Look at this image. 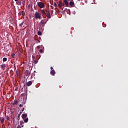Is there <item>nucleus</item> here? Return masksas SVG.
I'll return each instance as SVG.
<instances>
[{
    "instance_id": "obj_41",
    "label": "nucleus",
    "mask_w": 128,
    "mask_h": 128,
    "mask_svg": "<svg viewBox=\"0 0 128 128\" xmlns=\"http://www.w3.org/2000/svg\"><path fill=\"white\" fill-rule=\"evenodd\" d=\"M24 86H26V85L24 84Z\"/></svg>"
},
{
    "instance_id": "obj_31",
    "label": "nucleus",
    "mask_w": 128,
    "mask_h": 128,
    "mask_svg": "<svg viewBox=\"0 0 128 128\" xmlns=\"http://www.w3.org/2000/svg\"><path fill=\"white\" fill-rule=\"evenodd\" d=\"M17 128H22V126L18 125Z\"/></svg>"
},
{
    "instance_id": "obj_27",
    "label": "nucleus",
    "mask_w": 128,
    "mask_h": 128,
    "mask_svg": "<svg viewBox=\"0 0 128 128\" xmlns=\"http://www.w3.org/2000/svg\"><path fill=\"white\" fill-rule=\"evenodd\" d=\"M44 52V50H42V49H40V52L41 54H42V52Z\"/></svg>"
},
{
    "instance_id": "obj_30",
    "label": "nucleus",
    "mask_w": 128,
    "mask_h": 128,
    "mask_svg": "<svg viewBox=\"0 0 128 128\" xmlns=\"http://www.w3.org/2000/svg\"><path fill=\"white\" fill-rule=\"evenodd\" d=\"M20 114H18L17 118H19V120H20Z\"/></svg>"
},
{
    "instance_id": "obj_8",
    "label": "nucleus",
    "mask_w": 128,
    "mask_h": 128,
    "mask_svg": "<svg viewBox=\"0 0 128 128\" xmlns=\"http://www.w3.org/2000/svg\"><path fill=\"white\" fill-rule=\"evenodd\" d=\"M50 74L52 76H54L56 74V71H54V70H51Z\"/></svg>"
},
{
    "instance_id": "obj_34",
    "label": "nucleus",
    "mask_w": 128,
    "mask_h": 128,
    "mask_svg": "<svg viewBox=\"0 0 128 128\" xmlns=\"http://www.w3.org/2000/svg\"><path fill=\"white\" fill-rule=\"evenodd\" d=\"M19 106H20V108H22V107L23 106H22V104H20L19 105Z\"/></svg>"
},
{
    "instance_id": "obj_33",
    "label": "nucleus",
    "mask_w": 128,
    "mask_h": 128,
    "mask_svg": "<svg viewBox=\"0 0 128 128\" xmlns=\"http://www.w3.org/2000/svg\"><path fill=\"white\" fill-rule=\"evenodd\" d=\"M50 70H54V68H52V66H51Z\"/></svg>"
},
{
    "instance_id": "obj_28",
    "label": "nucleus",
    "mask_w": 128,
    "mask_h": 128,
    "mask_svg": "<svg viewBox=\"0 0 128 128\" xmlns=\"http://www.w3.org/2000/svg\"><path fill=\"white\" fill-rule=\"evenodd\" d=\"M6 118L7 120H10V117H8V116H7L6 117Z\"/></svg>"
},
{
    "instance_id": "obj_16",
    "label": "nucleus",
    "mask_w": 128,
    "mask_h": 128,
    "mask_svg": "<svg viewBox=\"0 0 128 128\" xmlns=\"http://www.w3.org/2000/svg\"><path fill=\"white\" fill-rule=\"evenodd\" d=\"M41 12H42V14H46V11H44V10H42Z\"/></svg>"
},
{
    "instance_id": "obj_17",
    "label": "nucleus",
    "mask_w": 128,
    "mask_h": 128,
    "mask_svg": "<svg viewBox=\"0 0 128 128\" xmlns=\"http://www.w3.org/2000/svg\"><path fill=\"white\" fill-rule=\"evenodd\" d=\"M24 120V122H28V118H24V119H23Z\"/></svg>"
},
{
    "instance_id": "obj_14",
    "label": "nucleus",
    "mask_w": 128,
    "mask_h": 128,
    "mask_svg": "<svg viewBox=\"0 0 128 128\" xmlns=\"http://www.w3.org/2000/svg\"><path fill=\"white\" fill-rule=\"evenodd\" d=\"M58 6H60V8H62V2H59Z\"/></svg>"
},
{
    "instance_id": "obj_1",
    "label": "nucleus",
    "mask_w": 128,
    "mask_h": 128,
    "mask_svg": "<svg viewBox=\"0 0 128 128\" xmlns=\"http://www.w3.org/2000/svg\"><path fill=\"white\" fill-rule=\"evenodd\" d=\"M46 24V21L44 20H42L39 23V26L40 28H42L44 27Z\"/></svg>"
},
{
    "instance_id": "obj_23",
    "label": "nucleus",
    "mask_w": 128,
    "mask_h": 128,
    "mask_svg": "<svg viewBox=\"0 0 128 128\" xmlns=\"http://www.w3.org/2000/svg\"><path fill=\"white\" fill-rule=\"evenodd\" d=\"M8 60V58H3V62H6Z\"/></svg>"
},
{
    "instance_id": "obj_9",
    "label": "nucleus",
    "mask_w": 128,
    "mask_h": 128,
    "mask_svg": "<svg viewBox=\"0 0 128 128\" xmlns=\"http://www.w3.org/2000/svg\"><path fill=\"white\" fill-rule=\"evenodd\" d=\"M70 6H72V8L74 6V2L72 1H70L69 3Z\"/></svg>"
},
{
    "instance_id": "obj_26",
    "label": "nucleus",
    "mask_w": 128,
    "mask_h": 128,
    "mask_svg": "<svg viewBox=\"0 0 128 128\" xmlns=\"http://www.w3.org/2000/svg\"><path fill=\"white\" fill-rule=\"evenodd\" d=\"M16 74H17L18 76H20V72H18V71L17 70V71L16 72Z\"/></svg>"
},
{
    "instance_id": "obj_19",
    "label": "nucleus",
    "mask_w": 128,
    "mask_h": 128,
    "mask_svg": "<svg viewBox=\"0 0 128 128\" xmlns=\"http://www.w3.org/2000/svg\"><path fill=\"white\" fill-rule=\"evenodd\" d=\"M33 64H38V60H34Z\"/></svg>"
},
{
    "instance_id": "obj_24",
    "label": "nucleus",
    "mask_w": 128,
    "mask_h": 128,
    "mask_svg": "<svg viewBox=\"0 0 128 128\" xmlns=\"http://www.w3.org/2000/svg\"><path fill=\"white\" fill-rule=\"evenodd\" d=\"M38 36H40L42 34V32L40 31H38Z\"/></svg>"
},
{
    "instance_id": "obj_40",
    "label": "nucleus",
    "mask_w": 128,
    "mask_h": 128,
    "mask_svg": "<svg viewBox=\"0 0 128 128\" xmlns=\"http://www.w3.org/2000/svg\"><path fill=\"white\" fill-rule=\"evenodd\" d=\"M15 2H18V0H14Z\"/></svg>"
},
{
    "instance_id": "obj_7",
    "label": "nucleus",
    "mask_w": 128,
    "mask_h": 128,
    "mask_svg": "<svg viewBox=\"0 0 128 128\" xmlns=\"http://www.w3.org/2000/svg\"><path fill=\"white\" fill-rule=\"evenodd\" d=\"M22 120H24V118H28V114H22Z\"/></svg>"
},
{
    "instance_id": "obj_36",
    "label": "nucleus",
    "mask_w": 128,
    "mask_h": 128,
    "mask_svg": "<svg viewBox=\"0 0 128 128\" xmlns=\"http://www.w3.org/2000/svg\"><path fill=\"white\" fill-rule=\"evenodd\" d=\"M64 6V4L62 3V6Z\"/></svg>"
},
{
    "instance_id": "obj_12",
    "label": "nucleus",
    "mask_w": 128,
    "mask_h": 128,
    "mask_svg": "<svg viewBox=\"0 0 128 128\" xmlns=\"http://www.w3.org/2000/svg\"><path fill=\"white\" fill-rule=\"evenodd\" d=\"M64 2L66 6H68V0H64Z\"/></svg>"
},
{
    "instance_id": "obj_22",
    "label": "nucleus",
    "mask_w": 128,
    "mask_h": 128,
    "mask_svg": "<svg viewBox=\"0 0 128 128\" xmlns=\"http://www.w3.org/2000/svg\"><path fill=\"white\" fill-rule=\"evenodd\" d=\"M22 14H24V12H19L18 14V16H22Z\"/></svg>"
},
{
    "instance_id": "obj_4",
    "label": "nucleus",
    "mask_w": 128,
    "mask_h": 128,
    "mask_svg": "<svg viewBox=\"0 0 128 128\" xmlns=\"http://www.w3.org/2000/svg\"><path fill=\"white\" fill-rule=\"evenodd\" d=\"M46 16H47L48 18H52V16H50V12L46 10Z\"/></svg>"
},
{
    "instance_id": "obj_42",
    "label": "nucleus",
    "mask_w": 128,
    "mask_h": 128,
    "mask_svg": "<svg viewBox=\"0 0 128 128\" xmlns=\"http://www.w3.org/2000/svg\"><path fill=\"white\" fill-rule=\"evenodd\" d=\"M34 8H36V6H34Z\"/></svg>"
},
{
    "instance_id": "obj_15",
    "label": "nucleus",
    "mask_w": 128,
    "mask_h": 128,
    "mask_svg": "<svg viewBox=\"0 0 128 128\" xmlns=\"http://www.w3.org/2000/svg\"><path fill=\"white\" fill-rule=\"evenodd\" d=\"M19 120H20V119L18 118H16V124H18L20 122Z\"/></svg>"
},
{
    "instance_id": "obj_25",
    "label": "nucleus",
    "mask_w": 128,
    "mask_h": 128,
    "mask_svg": "<svg viewBox=\"0 0 128 128\" xmlns=\"http://www.w3.org/2000/svg\"><path fill=\"white\" fill-rule=\"evenodd\" d=\"M54 6L55 8H58V4H56V3L54 2Z\"/></svg>"
},
{
    "instance_id": "obj_32",
    "label": "nucleus",
    "mask_w": 128,
    "mask_h": 128,
    "mask_svg": "<svg viewBox=\"0 0 128 128\" xmlns=\"http://www.w3.org/2000/svg\"><path fill=\"white\" fill-rule=\"evenodd\" d=\"M37 48H38V49L40 48V46H37Z\"/></svg>"
},
{
    "instance_id": "obj_13",
    "label": "nucleus",
    "mask_w": 128,
    "mask_h": 128,
    "mask_svg": "<svg viewBox=\"0 0 128 128\" xmlns=\"http://www.w3.org/2000/svg\"><path fill=\"white\" fill-rule=\"evenodd\" d=\"M0 122L2 124L4 122V118H0Z\"/></svg>"
},
{
    "instance_id": "obj_20",
    "label": "nucleus",
    "mask_w": 128,
    "mask_h": 128,
    "mask_svg": "<svg viewBox=\"0 0 128 128\" xmlns=\"http://www.w3.org/2000/svg\"><path fill=\"white\" fill-rule=\"evenodd\" d=\"M18 104V100H14V102H13V104Z\"/></svg>"
},
{
    "instance_id": "obj_37",
    "label": "nucleus",
    "mask_w": 128,
    "mask_h": 128,
    "mask_svg": "<svg viewBox=\"0 0 128 128\" xmlns=\"http://www.w3.org/2000/svg\"><path fill=\"white\" fill-rule=\"evenodd\" d=\"M24 108H23L22 110V112H24Z\"/></svg>"
},
{
    "instance_id": "obj_6",
    "label": "nucleus",
    "mask_w": 128,
    "mask_h": 128,
    "mask_svg": "<svg viewBox=\"0 0 128 128\" xmlns=\"http://www.w3.org/2000/svg\"><path fill=\"white\" fill-rule=\"evenodd\" d=\"M0 68L2 70H6V64H2L0 65Z\"/></svg>"
},
{
    "instance_id": "obj_21",
    "label": "nucleus",
    "mask_w": 128,
    "mask_h": 128,
    "mask_svg": "<svg viewBox=\"0 0 128 128\" xmlns=\"http://www.w3.org/2000/svg\"><path fill=\"white\" fill-rule=\"evenodd\" d=\"M24 22H22L21 24H20V26H22L24 25Z\"/></svg>"
},
{
    "instance_id": "obj_39",
    "label": "nucleus",
    "mask_w": 128,
    "mask_h": 128,
    "mask_svg": "<svg viewBox=\"0 0 128 128\" xmlns=\"http://www.w3.org/2000/svg\"><path fill=\"white\" fill-rule=\"evenodd\" d=\"M51 12H52H52H54V10H51Z\"/></svg>"
},
{
    "instance_id": "obj_18",
    "label": "nucleus",
    "mask_w": 128,
    "mask_h": 128,
    "mask_svg": "<svg viewBox=\"0 0 128 128\" xmlns=\"http://www.w3.org/2000/svg\"><path fill=\"white\" fill-rule=\"evenodd\" d=\"M11 56L12 58H16V54H14V53H12L11 55Z\"/></svg>"
},
{
    "instance_id": "obj_11",
    "label": "nucleus",
    "mask_w": 128,
    "mask_h": 128,
    "mask_svg": "<svg viewBox=\"0 0 128 128\" xmlns=\"http://www.w3.org/2000/svg\"><path fill=\"white\" fill-rule=\"evenodd\" d=\"M24 121L20 120V125L19 126H21V128H24Z\"/></svg>"
},
{
    "instance_id": "obj_5",
    "label": "nucleus",
    "mask_w": 128,
    "mask_h": 128,
    "mask_svg": "<svg viewBox=\"0 0 128 128\" xmlns=\"http://www.w3.org/2000/svg\"><path fill=\"white\" fill-rule=\"evenodd\" d=\"M25 75L26 76H30V72L28 70H26L25 72Z\"/></svg>"
},
{
    "instance_id": "obj_3",
    "label": "nucleus",
    "mask_w": 128,
    "mask_h": 128,
    "mask_svg": "<svg viewBox=\"0 0 128 128\" xmlns=\"http://www.w3.org/2000/svg\"><path fill=\"white\" fill-rule=\"evenodd\" d=\"M38 5L40 8H44V4L42 2H38Z\"/></svg>"
},
{
    "instance_id": "obj_10",
    "label": "nucleus",
    "mask_w": 128,
    "mask_h": 128,
    "mask_svg": "<svg viewBox=\"0 0 128 128\" xmlns=\"http://www.w3.org/2000/svg\"><path fill=\"white\" fill-rule=\"evenodd\" d=\"M32 84V81H29L26 83L27 86H30Z\"/></svg>"
},
{
    "instance_id": "obj_38",
    "label": "nucleus",
    "mask_w": 128,
    "mask_h": 128,
    "mask_svg": "<svg viewBox=\"0 0 128 128\" xmlns=\"http://www.w3.org/2000/svg\"><path fill=\"white\" fill-rule=\"evenodd\" d=\"M22 111L20 112V114H22Z\"/></svg>"
},
{
    "instance_id": "obj_35",
    "label": "nucleus",
    "mask_w": 128,
    "mask_h": 128,
    "mask_svg": "<svg viewBox=\"0 0 128 128\" xmlns=\"http://www.w3.org/2000/svg\"><path fill=\"white\" fill-rule=\"evenodd\" d=\"M14 122H15L14 118H13L12 122H13L14 124Z\"/></svg>"
},
{
    "instance_id": "obj_29",
    "label": "nucleus",
    "mask_w": 128,
    "mask_h": 128,
    "mask_svg": "<svg viewBox=\"0 0 128 128\" xmlns=\"http://www.w3.org/2000/svg\"><path fill=\"white\" fill-rule=\"evenodd\" d=\"M32 60H36V56H32Z\"/></svg>"
},
{
    "instance_id": "obj_2",
    "label": "nucleus",
    "mask_w": 128,
    "mask_h": 128,
    "mask_svg": "<svg viewBox=\"0 0 128 128\" xmlns=\"http://www.w3.org/2000/svg\"><path fill=\"white\" fill-rule=\"evenodd\" d=\"M40 17H41L40 14V12H35V14H34V18H35L38 20V18H40Z\"/></svg>"
}]
</instances>
